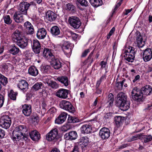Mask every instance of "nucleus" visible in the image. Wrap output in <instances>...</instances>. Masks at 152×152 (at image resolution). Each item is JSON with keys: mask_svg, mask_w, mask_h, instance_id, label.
Listing matches in <instances>:
<instances>
[{"mask_svg": "<svg viewBox=\"0 0 152 152\" xmlns=\"http://www.w3.org/2000/svg\"><path fill=\"white\" fill-rule=\"evenodd\" d=\"M7 83V78L0 73V84L5 86Z\"/></svg>", "mask_w": 152, "mask_h": 152, "instance_id": "ea45409f", "label": "nucleus"}, {"mask_svg": "<svg viewBox=\"0 0 152 152\" xmlns=\"http://www.w3.org/2000/svg\"><path fill=\"white\" fill-rule=\"evenodd\" d=\"M92 129L91 125L85 124L83 125L80 128V131L82 134H88L91 132Z\"/></svg>", "mask_w": 152, "mask_h": 152, "instance_id": "5701e85b", "label": "nucleus"}, {"mask_svg": "<svg viewBox=\"0 0 152 152\" xmlns=\"http://www.w3.org/2000/svg\"><path fill=\"white\" fill-rule=\"evenodd\" d=\"M10 67H11L12 68H13V66L11 64L9 63L5 64L3 66V68L5 70H8V68Z\"/></svg>", "mask_w": 152, "mask_h": 152, "instance_id": "5fc2aeb1", "label": "nucleus"}, {"mask_svg": "<svg viewBox=\"0 0 152 152\" xmlns=\"http://www.w3.org/2000/svg\"><path fill=\"white\" fill-rule=\"evenodd\" d=\"M78 148L77 146H75L73 150L71 152H79Z\"/></svg>", "mask_w": 152, "mask_h": 152, "instance_id": "774afa93", "label": "nucleus"}, {"mask_svg": "<svg viewBox=\"0 0 152 152\" xmlns=\"http://www.w3.org/2000/svg\"><path fill=\"white\" fill-rule=\"evenodd\" d=\"M43 84L42 83L37 82L32 86L31 90L34 91H38L43 87Z\"/></svg>", "mask_w": 152, "mask_h": 152, "instance_id": "c9c22d12", "label": "nucleus"}, {"mask_svg": "<svg viewBox=\"0 0 152 152\" xmlns=\"http://www.w3.org/2000/svg\"><path fill=\"white\" fill-rule=\"evenodd\" d=\"M79 140V144L82 148L86 147L89 142V139L87 137H82Z\"/></svg>", "mask_w": 152, "mask_h": 152, "instance_id": "c85d7f7f", "label": "nucleus"}, {"mask_svg": "<svg viewBox=\"0 0 152 152\" xmlns=\"http://www.w3.org/2000/svg\"><path fill=\"white\" fill-rule=\"evenodd\" d=\"M115 121L117 126H119L123 121L122 117L121 116H116L115 117Z\"/></svg>", "mask_w": 152, "mask_h": 152, "instance_id": "4c0bfd02", "label": "nucleus"}, {"mask_svg": "<svg viewBox=\"0 0 152 152\" xmlns=\"http://www.w3.org/2000/svg\"><path fill=\"white\" fill-rule=\"evenodd\" d=\"M77 137V133L76 131H72L65 134L64 138L66 140H75Z\"/></svg>", "mask_w": 152, "mask_h": 152, "instance_id": "f8f14e48", "label": "nucleus"}, {"mask_svg": "<svg viewBox=\"0 0 152 152\" xmlns=\"http://www.w3.org/2000/svg\"><path fill=\"white\" fill-rule=\"evenodd\" d=\"M33 51L36 54H39L41 50V46L32 47Z\"/></svg>", "mask_w": 152, "mask_h": 152, "instance_id": "3c124183", "label": "nucleus"}, {"mask_svg": "<svg viewBox=\"0 0 152 152\" xmlns=\"http://www.w3.org/2000/svg\"><path fill=\"white\" fill-rule=\"evenodd\" d=\"M140 78V76L139 75H137L135 77L134 79L133 80V83H135L137 80H139Z\"/></svg>", "mask_w": 152, "mask_h": 152, "instance_id": "0e129e2a", "label": "nucleus"}, {"mask_svg": "<svg viewBox=\"0 0 152 152\" xmlns=\"http://www.w3.org/2000/svg\"><path fill=\"white\" fill-rule=\"evenodd\" d=\"M56 111V109L54 107H52L49 110L48 112L49 113L53 115Z\"/></svg>", "mask_w": 152, "mask_h": 152, "instance_id": "6e6d98bb", "label": "nucleus"}, {"mask_svg": "<svg viewBox=\"0 0 152 152\" xmlns=\"http://www.w3.org/2000/svg\"><path fill=\"white\" fill-rule=\"evenodd\" d=\"M4 23L7 24H11L12 21V20L10 18V16L9 15L4 16Z\"/></svg>", "mask_w": 152, "mask_h": 152, "instance_id": "49530a36", "label": "nucleus"}, {"mask_svg": "<svg viewBox=\"0 0 152 152\" xmlns=\"http://www.w3.org/2000/svg\"><path fill=\"white\" fill-rule=\"evenodd\" d=\"M66 10L74 12L75 11V7L73 4L70 3L67 4L66 6Z\"/></svg>", "mask_w": 152, "mask_h": 152, "instance_id": "79ce46f5", "label": "nucleus"}, {"mask_svg": "<svg viewBox=\"0 0 152 152\" xmlns=\"http://www.w3.org/2000/svg\"><path fill=\"white\" fill-rule=\"evenodd\" d=\"M22 14L19 12H16L13 16L14 20L17 23H22L24 22V19Z\"/></svg>", "mask_w": 152, "mask_h": 152, "instance_id": "aec40b11", "label": "nucleus"}, {"mask_svg": "<svg viewBox=\"0 0 152 152\" xmlns=\"http://www.w3.org/2000/svg\"><path fill=\"white\" fill-rule=\"evenodd\" d=\"M68 21L70 25L74 28H78L81 24L80 19L78 17L72 16L69 18Z\"/></svg>", "mask_w": 152, "mask_h": 152, "instance_id": "6e6552de", "label": "nucleus"}, {"mask_svg": "<svg viewBox=\"0 0 152 152\" xmlns=\"http://www.w3.org/2000/svg\"><path fill=\"white\" fill-rule=\"evenodd\" d=\"M12 40L15 42L22 38V34L20 31L16 29L12 35Z\"/></svg>", "mask_w": 152, "mask_h": 152, "instance_id": "cd10ccee", "label": "nucleus"}, {"mask_svg": "<svg viewBox=\"0 0 152 152\" xmlns=\"http://www.w3.org/2000/svg\"><path fill=\"white\" fill-rule=\"evenodd\" d=\"M114 100V96L113 94L110 93L108 96L107 102L109 103L110 106L113 104Z\"/></svg>", "mask_w": 152, "mask_h": 152, "instance_id": "a18cd8bd", "label": "nucleus"}, {"mask_svg": "<svg viewBox=\"0 0 152 152\" xmlns=\"http://www.w3.org/2000/svg\"><path fill=\"white\" fill-rule=\"evenodd\" d=\"M152 58V51L150 48H147L145 50L143 54V58L145 62L151 60Z\"/></svg>", "mask_w": 152, "mask_h": 152, "instance_id": "ddd939ff", "label": "nucleus"}, {"mask_svg": "<svg viewBox=\"0 0 152 152\" xmlns=\"http://www.w3.org/2000/svg\"><path fill=\"white\" fill-rule=\"evenodd\" d=\"M28 73L29 75L35 76L38 74V71L35 66H30L28 69Z\"/></svg>", "mask_w": 152, "mask_h": 152, "instance_id": "7c9ffc66", "label": "nucleus"}, {"mask_svg": "<svg viewBox=\"0 0 152 152\" xmlns=\"http://www.w3.org/2000/svg\"><path fill=\"white\" fill-rule=\"evenodd\" d=\"M112 116V114L111 113H107L105 114L104 116V118L106 119L110 118Z\"/></svg>", "mask_w": 152, "mask_h": 152, "instance_id": "680f3d73", "label": "nucleus"}, {"mask_svg": "<svg viewBox=\"0 0 152 152\" xmlns=\"http://www.w3.org/2000/svg\"><path fill=\"white\" fill-rule=\"evenodd\" d=\"M90 52L89 50V49H87L86 50L82 53V57H86L88 53Z\"/></svg>", "mask_w": 152, "mask_h": 152, "instance_id": "bf43d9fd", "label": "nucleus"}, {"mask_svg": "<svg viewBox=\"0 0 152 152\" xmlns=\"http://www.w3.org/2000/svg\"><path fill=\"white\" fill-rule=\"evenodd\" d=\"M19 49L15 46V45H13L10 49L9 50V52L13 55L17 54L20 51Z\"/></svg>", "mask_w": 152, "mask_h": 152, "instance_id": "72a5a7b5", "label": "nucleus"}, {"mask_svg": "<svg viewBox=\"0 0 152 152\" xmlns=\"http://www.w3.org/2000/svg\"><path fill=\"white\" fill-rule=\"evenodd\" d=\"M126 96L122 92H120L117 96V105L120 109L125 111L129 108V105L126 103Z\"/></svg>", "mask_w": 152, "mask_h": 152, "instance_id": "7ed1b4c3", "label": "nucleus"}, {"mask_svg": "<svg viewBox=\"0 0 152 152\" xmlns=\"http://www.w3.org/2000/svg\"><path fill=\"white\" fill-rule=\"evenodd\" d=\"M107 64V62H106L102 61L100 62V64L101 66V67L102 68H105Z\"/></svg>", "mask_w": 152, "mask_h": 152, "instance_id": "e2e57ef3", "label": "nucleus"}, {"mask_svg": "<svg viewBox=\"0 0 152 152\" xmlns=\"http://www.w3.org/2000/svg\"><path fill=\"white\" fill-rule=\"evenodd\" d=\"M32 47L41 46L39 42L37 39H34L31 43Z\"/></svg>", "mask_w": 152, "mask_h": 152, "instance_id": "8fccbe9b", "label": "nucleus"}, {"mask_svg": "<svg viewBox=\"0 0 152 152\" xmlns=\"http://www.w3.org/2000/svg\"><path fill=\"white\" fill-rule=\"evenodd\" d=\"M5 95L3 94H0V108L3 105Z\"/></svg>", "mask_w": 152, "mask_h": 152, "instance_id": "603ef678", "label": "nucleus"}, {"mask_svg": "<svg viewBox=\"0 0 152 152\" xmlns=\"http://www.w3.org/2000/svg\"><path fill=\"white\" fill-rule=\"evenodd\" d=\"M94 51L93 50L87 59L84 62V63L85 64H86L88 62L90 64H91L93 61V59L92 58V56L94 53Z\"/></svg>", "mask_w": 152, "mask_h": 152, "instance_id": "c03bdc74", "label": "nucleus"}, {"mask_svg": "<svg viewBox=\"0 0 152 152\" xmlns=\"http://www.w3.org/2000/svg\"><path fill=\"white\" fill-rule=\"evenodd\" d=\"M28 83L24 80H22L19 82L18 84V87L24 92L28 89Z\"/></svg>", "mask_w": 152, "mask_h": 152, "instance_id": "bb28decb", "label": "nucleus"}, {"mask_svg": "<svg viewBox=\"0 0 152 152\" xmlns=\"http://www.w3.org/2000/svg\"><path fill=\"white\" fill-rule=\"evenodd\" d=\"M50 68V66L46 64H44L42 66L41 68V70L42 72L46 73H47Z\"/></svg>", "mask_w": 152, "mask_h": 152, "instance_id": "a19ab883", "label": "nucleus"}, {"mask_svg": "<svg viewBox=\"0 0 152 152\" xmlns=\"http://www.w3.org/2000/svg\"><path fill=\"white\" fill-rule=\"evenodd\" d=\"M152 88L149 85H147L140 89L137 87L134 88L132 92V98L137 102L142 101L144 95L148 96L151 93Z\"/></svg>", "mask_w": 152, "mask_h": 152, "instance_id": "f257e3e1", "label": "nucleus"}, {"mask_svg": "<svg viewBox=\"0 0 152 152\" xmlns=\"http://www.w3.org/2000/svg\"><path fill=\"white\" fill-rule=\"evenodd\" d=\"M91 4L94 7H97L102 5L103 3L102 0H89Z\"/></svg>", "mask_w": 152, "mask_h": 152, "instance_id": "473e14b6", "label": "nucleus"}, {"mask_svg": "<svg viewBox=\"0 0 152 152\" xmlns=\"http://www.w3.org/2000/svg\"><path fill=\"white\" fill-rule=\"evenodd\" d=\"M69 91L64 88L59 89L56 94V96L59 98L65 99L67 98L68 94Z\"/></svg>", "mask_w": 152, "mask_h": 152, "instance_id": "9d476101", "label": "nucleus"}, {"mask_svg": "<svg viewBox=\"0 0 152 152\" xmlns=\"http://www.w3.org/2000/svg\"><path fill=\"white\" fill-rule=\"evenodd\" d=\"M72 37L73 39L75 40L78 37V36L76 34L73 33L71 31L70 32Z\"/></svg>", "mask_w": 152, "mask_h": 152, "instance_id": "052dcab7", "label": "nucleus"}, {"mask_svg": "<svg viewBox=\"0 0 152 152\" xmlns=\"http://www.w3.org/2000/svg\"><path fill=\"white\" fill-rule=\"evenodd\" d=\"M57 79L59 81L63 84L65 86H67L69 85V82L66 77L62 76L59 77H58Z\"/></svg>", "mask_w": 152, "mask_h": 152, "instance_id": "2f4dec72", "label": "nucleus"}, {"mask_svg": "<svg viewBox=\"0 0 152 152\" xmlns=\"http://www.w3.org/2000/svg\"><path fill=\"white\" fill-rule=\"evenodd\" d=\"M57 18L56 15L51 10L48 11L46 13L45 20L52 22L54 21Z\"/></svg>", "mask_w": 152, "mask_h": 152, "instance_id": "4468645a", "label": "nucleus"}, {"mask_svg": "<svg viewBox=\"0 0 152 152\" xmlns=\"http://www.w3.org/2000/svg\"><path fill=\"white\" fill-rule=\"evenodd\" d=\"M141 136V134H137L136 135L133 136L130 139L131 141H133L135 140L140 138V137Z\"/></svg>", "mask_w": 152, "mask_h": 152, "instance_id": "864d4df0", "label": "nucleus"}, {"mask_svg": "<svg viewBox=\"0 0 152 152\" xmlns=\"http://www.w3.org/2000/svg\"><path fill=\"white\" fill-rule=\"evenodd\" d=\"M22 111L23 114L26 116L30 115L31 113V106L30 105L24 104L22 107Z\"/></svg>", "mask_w": 152, "mask_h": 152, "instance_id": "6ab92c4d", "label": "nucleus"}, {"mask_svg": "<svg viewBox=\"0 0 152 152\" xmlns=\"http://www.w3.org/2000/svg\"><path fill=\"white\" fill-rule=\"evenodd\" d=\"M62 48L64 54L66 56L70 54L72 51V47L68 42H66L62 45Z\"/></svg>", "mask_w": 152, "mask_h": 152, "instance_id": "dca6fc26", "label": "nucleus"}, {"mask_svg": "<svg viewBox=\"0 0 152 152\" xmlns=\"http://www.w3.org/2000/svg\"><path fill=\"white\" fill-rule=\"evenodd\" d=\"M58 135V132L57 129L51 130L46 135L47 140L51 141L56 138Z\"/></svg>", "mask_w": 152, "mask_h": 152, "instance_id": "9b49d317", "label": "nucleus"}, {"mask_svg": "<svg viewBox=\"0 0 152 152\" xmlns=\"http://www.w3.org/2000/svg\"><path fill=\"white\" fill-rule=\"evenodd\" d=\"M43 54V56L48 60L49 61H50L52 59H53L55 57L52 54L51 50L48 48L44 49Z\"/></svg>", "mask_w": 152, "mask_h": 152, "instance_id": "a211bd4d", "label": "nucleus"}, {"mask_svg": "<svg viewBox=\"0 0 152 152\" xmlns=\"http://www.w3.org/2000/svg\"><path fill=\"white\" fill-rule=\"evenodd\" d=\"M18 93L14 92L13 90H11L8 92V96L9 98L13 100H15L16 99V96L18 95Z\"/></svg>", "mask_w": 152, "mask_h": 152, "instance_id": "f704fd0d", "label": "nucleus"}, {"mask_svg": "<svg viewBox=\"0 0 152 152\" xmlns=\"http://www.w3.org/2000/svg\"><path fill=\"white\" fill-rule=\"evenodd\" d=\"M132 10V8H131L130 9H127L125 10V12H124L123 13L124 15H127Z\"/></svg>", "mask_w": 152, "mask_h": 152, "instance_id": "338daca9", "label": "nucleus"}, {"mask_svg": "<svg viewBox=\"0 0 152 152\" xmlns=\"http://www.w3.org/2000/svg\"><path fill=\"white\" fill-rule=\"evenodd\" d=\"M121 4V1H119V2L117 4L115 5V7L113 9V14L115 12V10H117V8Z\"/></svg>", "mask_w": 152, "mask_h": 152, "instance_id": "13d9d810", "label": "nucleus"}, {"mask_svg": "<svg viewBox=\"0 0 152 152\" xmlns=\"http://www.w3.org/2000/svg\"><path fill=\"white\" fill-rule=\"evenodd\" d=\"M5 135L4 131L3 129H0V139H2L4 137Z\"/></svg>", "mask_w": 152, "mask_h": 152, "instance_id": "4d7b16f0", "label": "nucleus"}, {"mask_svg": "<svg viewBox=\"0 0 152 152\" xmlns=\"http://www.w3.org/2000/svg\"><path fill=\"white\" fill-rule=\"evenodd\" d=\"M29 135L31 139L34 141H37L40 138V134L36 130H33L29 132Z\"/></svg>", "mask_w": 152, "mask_h": 152, "instance_id": "393cba45", "label": "nucleus"}, {"mask_svg": "<svg viewBox=\"0 0 152 152\" xmlns=\"http://www.w3.org/2000/svg\"><path fill=\"white\" fill-rule=\"evenodd\" d=\"M11 123V118L7 115H3L0 118V126L6 129L10 127Z\"/></svg>", "mask_w": 152, "mask_h": 152, "instance_id": "423d86ee", "label": "nucleus"}, {"mask_svg": "<svg viewBox=\"0 0 152 152\" xmlns=\"http://www.w3.org/2000/svg\"><path fill=\"white\" fill-rule=\"evenodd\" d=\"M60 107L66 110L71 113H74L75 111V109L69 101L63 100L60 102L59 104Z\"/></svg>", "mask_w": 152, "mask_h": 152, "instance_id": "0eeeda50", "label": "nucleus"}, {"mask_svg": "<svg viewBox=\"0 0 152 152\" xmlns=\"http://www.w3.org/2000/svg\"><path fill=\"white\" fill-rule=\"evenodd\" d=\"M96 93L98 94H100L102 92V90L101 89H100L99 88H96Z\"/></svg>", "mask_w": 152, "mask_h": 152, "instance_id": "69168bd1", "label": "nucleus"}, {"mask_svg": "<svg viewBox=\"0 0 152 152\" xmlns=\"http://www.w3.org/2000/svg\"><path fill=\"white\" fill-rule=\"evenodd\" d=\"M136 34L137 45L139 48H142L145 44V41L143 40L142 37L140 32L137 31Z\"/></svg>", "mask_w": 152, "mask_h": 152, "instance_id": "2eb2a0df", "label": "nucleus"}, {"mask_svg": "<svg viewBox=\"0 0 152 152\" xmlns=\"http://www.w3.org/2000/svg\"><path fill=\"white\" fill-rule=\"evenodd\" d=\"M125 81V80L124 79L120 82H118L116 83L115 86L118 89L121 90L122 89L123 83Z\"/></svg>", "mask_w": 152, "mask_h": 152, "instance_id": "de8ad7c7", "label": "nucleus"}, {"mask_svg": "<svg viewBox=\"0 0 152 152\" xmlns=\"http://www.w3.org/2000/svg\"><path fill=\"white\" fill-rule=\"evenodd\" d=\"M27 129L26 126L24 125H20L16 127L12 133V138L14 141H19L22 136L27 138V133H26Z\"/></svg>", "mask_w": 152, "mask_h": 152, "instance_id": "f03ea898", "label": "nucleus"}, {"mask_svg": "<svg viewBox=\"0 0 152 152\" xmlns=\"http://www.w3.org/2000/svg\"><path fill=\"white\" fill-rule=\"evenodd\" d=\"M135 51L133 47H129L127 50H125L124 52L122 55L124 56L125 59L129 62H132L135 57Z\"/></svg>", "mask_w": 152, "mask_h": 152, "instance_id": "39448f33", "label": "nucleus"}, {"mask_svg": "<svg viewBox=\"0 0 152 152\" xmlns=\"http://www.w3.org/2000/svg\"><path fill=\"white\" fill-rule=\"evenodd\" d=\"M67 114L65 112L61 113L58 117L55 120L56 123L60 124L63 123L66 120Z\"/></svg>", "mask_w": 152, "mask_h": 152, "instance_id": "b1692460", "label": "nucleus"}, {"mask_svg": "<svg viewBox=\"0 0 152 152\" xmlns=\"http://www.w3.org/2000/svg\"><path fill=\"white\" fill-rule=\"evenodd\" d=\"M68 120L69 123H75L79 122L80 121L77 118L74 116H69L68 117Z\"/></svg>", "mask_w": 152, "mask_h": 152, "instance_id": "58836bf2", "label": "nucleus"}, {"mask_svg": "<svg viewBox=\"0 0 152 152\" xmlns=\"http://www.w3.org/2000/svg\"><path fill=\"white\" fill-rule=\"evenodd\" d=\"M142 138L145 143H147L152 140V136L151 135H144L142 136Z\"/></svg>", "mask_w": 152, "mask_h": 152, "instance_id": "37998d69", "label": "nucleus"}, {"mask_svg": "<svg viewBox=\"0 0 152 152\" xmlns=\"http://www.w3.org/2000/svg\"><path fill=\"white\" fill-rule=\"evenodd\" d=\"M24 26L27 34H34V27L30 22L27 21L24 23Z\"/></svg>", "mask_w": 152, "mask_h": 152, "instance_id": "f3484780", "label": "nucleus"}, {"mask_svg": "<svg viewBox=\"0 0 152 152\" xmlns=\"http://www.w3.org/2000/svg\"><path fill=\"white\" fill-rule=\"evenodd\" d=\"M47 83L48 85L50 86L52 88L56 89L59 87L58 85L55 81H51L48 79Z\"/></svg>", "mask_w": 152, "mask_h": 152, "instance_id": "e433bc0d", "label": "nucleus"}, {"mask_svg": "<svg viewBox=\"0 0 152 152\" xmlns=\"http://www.w3.org/2000/svg\"><path fill=\"white\" fill-rule=\"evenodd\" d=\"M50 32L53 37H59L61 33L59 28L56 26H53L51 28Z\"/></svg>", "mask_w": 152, "mask_h": 152, "instance_id": "4be33fe9", "label": "nucleus"}, {"mask_svg": "<svg viewBox=\"0 0 152 152\" xmlns=\"http://www.w3.org/2000/svg\"><path fill=\"white\" fill-rule=\"evenodd\" d=\"M16 42H17V45L22 48H25L28 45L27 40L24 38H22Z\"/></svg>", "mask_w": 152, "mask_h": 152, "instance_id": "c756f323", "label": "nucleus"}, {"mask_svg": "<svg viewBox=\"0 0 152 152\" xmlns=\"http://www.w3.org/2000/svg\"><path fill=\"white\" fill-rule=\"evenodd\" d=\"M52 66L55 69H58L61 67V63L58 59L55 58V57L50 61Z\"/></svg>", "mask_w": 152, "mask_h": 152, "instance_id": "412c9836", "label": "nucleus"}, {"mask_svg": "<svg viewBox=\"0 0 152 152\" xmlns=\"http://www.w3.org/2000/svg\"><path fill=\"white\" fill-rule=\"evenodd\" d=\"M33 7L37 8L36 4L33 1L31 2L30 3L26 2H21L19 5L18 12L23 15H26L29 7Z\"/></svg>", "mask_w": 152, "mask_h": 152, "instance_id": "20e7f679", "label": "nucleus"}, {"mask_svg": "<svg viewBox=\"0 0 152 152\" xmlns=\"http://www.w3.org/2000/svg\"><path fill=\"white\" fill-rule=\"evenodd\" d=\"M99 135L102 140H106L110 136V130L107 128L103 127L100 130Z\"/></svg>", "mask_w": 152, "mask_h": 152, "instance_id": "1a4fd4ad", "label": "nucleus"}, {"mask_svg": "<svg viewBox=\"0 0 152 152\" xmlns=\"http://www.w3.org/2000/svg\"><path fill=\"white\" fill-rule=\"evenodd\" d=\"M76 1L82 6L86 7L88 6V3L86 0H76Z\"/></svg>", "mask_w": 152, "mask_h": 152, "instance_id": "09e8293b", "label": "nucleus"}, {"mask_svg": "<svg viewBox=\"0 0 152 152\" xmlns=\"http://www.w3.org/2000/svg\"><path fill=\"white\" fill-rule=\"evenodd\" d=\"M46 34V31L45 28H40L37 31V36L39 39H43L45 37Z\"/></svg>", "mask_w": 152, "mask_h": 152, "instance_id": "a878e982", "label": "nucleus"}]
</instances>
